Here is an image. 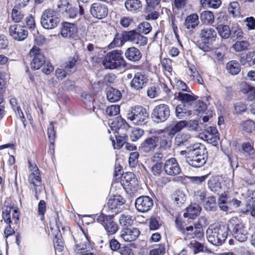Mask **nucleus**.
Listing matches in <instances>:
<instances>
[{
	"label": "nucleus",
	"instance_id": "16",
	"mask_svg": "<svg viewBox=\"0 0 255 255\" xmlns=\"http://www.w3.org/2000/svg\"><path fill=\"white\" fill-rule=\"evenodd\" d=\"M163 169L166 174L176 176L181 172L180 166L175 158H170L165 161Z\"/></svg>",
	"mask_w": 255,
	"mask_h": 255
},
{
	"label": "nucleus",
	"instance_id": "53",
	"mask_svg": "<svg viewBox=\"0 0 255 255\" xmlns=\"http://www.w3.org/2000/svg\"><path fill=\"white\" fill-rule=\"evenodd\" d=\"M247 109L246 104L242 102H239L235 104L234 113L236 114H241L245 112Z\"/></svg>",
	"mask_w": 255,
	"mask_h": 255
},
{
	"label": "nucleus",
	"instance_id": "56",
	"mask_svg": "<svg viewBox=\"0 0 255 255\" xmlns=\"http://www.w3.org/2000/svg\"><path fill=\"white\" fill-rule=\"evenodd\" d=\"M11 210V207H6L2 211V218L4 222L8 224H10L11 223L10 219Z\"/></svg>",
	"mask_w": 255,
	"mask_h": 255
},
{
	"label": "nucleus",
	"instance_id": "14",
	"mask_svg": "<svg viewBox=\"0 0 255 255\" xmlns=\"http://www.w3.org/2000/svg\"><path fill=\"white\" fill-rule=\"evenodd\" d=\"M153 205L152 199L147 196L138 197L135 202V207L140 212L144 213L150 210Z\"/></svg>",
	"mask_w": 255,
	"mask_h": 255
},
{
	"label": "nucleus",
	"instance_id": "30",
	"mask_svg": "<svg viewBox=\"0 0 255 255\" xmlns=\"http://www.w3.org/2000/svg\"><path fill=\"white\" fill-rule=\"evenodd\" d=\"M10 104L13 110L15 112L16 116L20 119V121L23 123H24L25 121V118L17 99L13 97H11L10 99Z\"/></svg>",
	"mask_w": 255,
	"mask_h": 255
},
{
	"label": "nucleus",
	"instance_id": "47",
	"mask_svg": "<svg viewBox=\"0 0 255 255\" xmlns=\"http://www.w3.org/2000/svg\"><path fill=\"white\" fill-rule=\"evenodd\" d=\"M120 107L119 105H111L107 107L106 109V114L111 117L115 116L120 113Z\"/></svg>",
	"mask_w": 255,
	"mask_h": 255
},
{
	"label": "nucleus",
	"instance_id": "19",
	"mask_svg": "<svg viewBox=\"0 0 255 255\" xmlns=\"http://www.w3.org/2000/svg\"><path fill=\"white\" fill-rule=\"evenodd\" d=\"M140 234L139 230L136 228H125L121 232V237L126 242L135 240Z\"/></svg>",
	"mask_w": 255,
	"mask_h": 255
},
{
	"label": "nucleus",
	"instance_id": "17",
	"mask_svg": "<svg viewBox=\"0 0 255 255\" xmlns=\"http://www.w3.org/2000/svg\"><path fill=\"white\" fill-rule=\"evenodd\" d=\"M124 204V201L121 196H115L109 199L107 203V210L112 215L117 214L121 211V207Z\"/></svg>",
	"mask_w": 255,
	"mask_h": 255
},
{
	"label": "nucleus",
	"instance_id": "10",
	"mask_svg": "<svg viewBox=\"0 0 255 255\" xmlns=\"http://www.w3.org/2000/svg\"><path fill=\"white\" fill-rule=\"evenodd\" d=\"M29 55L33 57L31 62V67L32 69L38 70L45 63V57L40 51V49L38 47H33L29 52Z\"/></svg>",
	"mask_w": 255,
	"mask_h": 255
},
{
	"label": "nucleus",
	"instance_id": "33",
	"mask_svg": "<svg viewBox=\"0 0 255 255\" xmlns=\"http://www.w3.org/2000/svg\"><path fill=\"white\" fill-rule=\"evenodd\" d=\"M186 106L185 105H179L176 107V116L179 119L188 117L192 114L191 110H187L185 108Z\"/></svg>",
	"mask_w": 255,
	"mask_h": 255
},
{
	"label": "nucleus",
	"instance_id": "12",
	"mask_svg": "<svg viewBox=\"0 0 255 255\" xmlns=\"http://www.w3.org/2000/svg\"><path fill=\"white\" fill-rule=\"evenodd\" d=\"M148 81V77L143 72L134 73L130 85L135 90H140L144 87Z\"/></svg>",
	"mask_w": 255,
	"mask_h": 255
},
{
	"label": "nucleus",
	"instance_id": "54",
	"mask_svg": "<svg viewBox=\"0 0 255 255\" xmlns=\"http://www.w3.org/2000/svg\"><path fill=\"white\" fill-rule=\"evenodd\" d=\"M180 231L182 232V233L184 235L186 234V237L185 238V240H186L187 238L190 239L194 238V236L193 235L194 231V227L192 226L187 227L185 229H182V228H181Z\"/></svg>",
	"mask_w": 255,
	"mask_h": 255
},
{
	"label": "nucleus",
	"instance_id": "25",
	"mask_svg": "<svg viewBox=\"0 0 255 255\" xmlns=\"http://www.w3.org/2000/svg\"><path fill=\"white\" fill-rule=\"evenodd\" d=\"M216 35V32L213 28H204L200 32V36L206 43H211L214 41Z\"/></svg>",
	"mask_w": 255,
	"mask_h": 255
},
{
	"label": "nucleus",
	"instance_id": "57",
	"mask_svg": "<svg viewBox=\"0 0 255 255\" xmlns=\"http://www.w3.org/2000/svg\"><path fill=\"white\" fill-rule=\"evenodd\" d=\"M243 32L242 29L237 25L233 27L231 30V35L233 37L242 38L243 37Z\"/></svg>",
	"mask_w": 255,
	"mask_h": 255
},
{
	"label": "nucleus",
	"instance_id": "52",
	"mask_svg": "<svg viewBox=\"0 0 255 255\" xmlns=\"http://www.w3.org/2000/svg\"><path fill=\"white\" fill-rule=\"evenodd\" d=\"M54 122H51L47 129L48 138L51 143H53L56 137V131L54 130Z\"/></svg>",
	"mask_w": 255,
	"mask_h": 255
},
{
	"label": "nucleus",
	"instance_id": "3",
	"mask_svg": "<svg viewBox=\"0 0 255 255\" xmlns=\"http://www.w3.org/2000/svg\"><path fill=\"white\" fill-rule=\"evenodd\" d=\"M229 230L232 231L234 238L240 242L246 241L248 238V228L241 220L237 217L232 218L228 225Z\"/></svg>",
	"mask_w": 255,
	"mask_h": 255
},
{
	"label": "nucleus",
	"instance_id": "55",
	"mask_svg": "<svg viewBox=\"0 0 255 255\" xmlns=\"http://www.w3.org/2000/svg\"><path fill=\"white\" fill-rule=\"evenodd\" d=\"M77 62V58L75 57H71L68 61H66L63 64L62 67L64 68L66 70L68 71L73 69Z\"/></svg>",
	"mask_w": 255,
	"mask_h": 255
},
{
	"label": "nucleus",
	"instance_id": "35",
	"mask_svg": "<svg viewBox=\"0 0 255 255\" xmlns=\"http://www.w3.org/2000/svg\"><path fill=\"white\" fill-rule=\"evenodd\" d=\"M242 92L247 95L248 99L249 100H253L255 98V87L244 83L242 84Z\"/></svg>",
	"mask_w": 255,
	"mask_h": 255
},
{
	"label": "nucleus",
	"instance_id": "13",
	"mask_svg": "<svg viewBox=\"0 0 255 255\" xmlns=\"http://www.w3.org/2000/svg\"><path fill=\"white\" fill-rule=\"evenodd\" d=\"M9 32L13 39L19 41L24 40L28 35L25 27L17 24L10 25Z\"/></svg>",
	"mask_w": 255,
	"mask_h": 255
},
{
	"label": "nucleus",
	"instance_id": "62",
	"mask_svg": "<svg viewBox=\"0 0 255 255\" xmlns=\"http://www.w3.org/2000/svg\"><path fill=\"white\" fill-rule=\"evenodd\" d=\"M163 68L169 73L172 71V61L169 58H164L161 60Z\"/></svg>",
	"mask_w": 255,
	"mask_h": 255
},
{
	"label": "nucleus",
	"instance_id": "20",
	"mask_svg": "<svg viewBox=\"0 0 255 255\" xmlns=\"http://www.w3.org/2000/svg\"><path fill=\"white\" fill-rule=\"evenodd\" d=\"M77 30V26L74 23L65 22L61 27V34L64 38H74L76 36Z\"/></svg>",
	"mask_w": 255,
	"mask_h": 255
},
{
	"label": "nucleus",
	"instance_id": "1",
	"mask_svg": "<svg viewBox=\"0 0 255 255\" xmlns=\"http://www.w3.org/2000/svg\"><path fill=\"white\" fill-rule=\"evenodd\" d=\"M208 159V152L205 145L196 143L188 146V156L186 161L189 165L199 168L203 166Z\"/></svg>",
	"mask_w": 255,
	"mask_h": 255
},
{
	"label": "nucleus",
	"instance_id": "9",
	"mask_svg": "<svg viewBox=\"0 0 255 255\" xmlns=\"http://www.w3.org/2000/svg\"><path fill=\"white\" fill-rule=\"evenodd\" d=\"M169 116L170 110L168 106L166 104H160L153 109L151 117L155 122L159 123L166 121Z\"/></svg>",
	"mask_w": 255,
	"mask_h": 255
},
{
	"label": "nucleus",
	"instance_id": "27",
	"mask_svg": "<svg viewBox=\"0 0 255 255\" xmlns=\"http://www.w3.org/2000/svg\"><path fill=\"white\" fill-rule=\"evenodd\" d=\"M240 62L243 65L247 64L255 67V51H250L240 56Z\"/></svg>",
	"mask_w": 255,
	"mask_h": 255
},
{
	"label": "nucleus",
	"instance_id": "58",
	"mask_svg": "<svg viewBox=\"0 0 255 255\" xmlns=\"http://www.w3.org/2000/svg\"><path fill=\"white\" fill-rule=\"evenodd\" d=\"M165 253V246L164 245L160 244L157 247L151 250L149 255H161Z\"/></svg>",
	"mask_w": 255,
	"mask_h": 255
},
{
	"label": "nucleus",
	"instance_id": "63",
	"mask_svg": "<svg viewBox=\"0 0 255 255\" xmlns=\"http://www.w3.org/2000/svg\"><path fill=\"white\" fill-rule=\"evenodd\" d=\"M117 140V144L115 145L116 143L114 139H112V144L114 146L115 149H120L121 148L124 144L125 143L126 139L123 136H116Z\"/></svg>",
	"mask_w": 255,
	"mask_h": 255
},
{
	"label": "nucleus",
	"instance_id": "59",
	"mask_svg": "<svg viewBox=\"0 0 255 255\" xmlns=\"http://www.w3.org/2000/svg\"><path fill=\"white\" fill-rule=\"evenodd\" d=\"M147 38L138 32L133 44L139 46H144L147 44Z\"/></svg>",
	"mask_w": 255,
	"mask_h": 255
},
{
	"label": "nucleus",
	"instance_id": "18",
	"mask_svg": "<svg viewBox=\"0 0 255 255\" xmlns=\"http://www.w3.org/2000/svg\"><path fill=\"white\" fill-rule=\"evenodd\" d=\"M122 185L125 189L131 192L136 191L137 180L132 172L126 173L123 176Z\"/></svg>",
	"mask_w": 255,
	"mask_h": 255
},
{
	"label": "nucleus",
	"instance_id": "32",
	"mask_svg": "<svg viewBox=\"0 0 255 255\" xmlns=\"http://www.w3.org/2000/svg\"><path fill=\"white\" fill-rule=\"evenodd\" d=\"M122 97V94L120 91L117 89L111 88H109L107 92V98L108 100L114 103L119 101Z\"/></svg>",
	"mask_w": 255,
	"mask_h": 255
},
{
	"label": "nucleus",
	"instance_id": "64",
	"mask_svg": "<svg viewBox=\"0 0 255 255\" xmlns=\"http://www.w3.org/2000/svg\"><path fill=\"white\" fill-rule=\"evenodd\" d=\"M240 5L238 2L233 1L231 2L229 7V10L232 14L237 15L239 13Z\"/></svg>",
	"mask_w": 255,
	"mask_h": 255
},
{
	"label": "nucleus",
	"instance_id": "38",
	"mask_svg": "<svg viewBox=\"0 0 255 255\" xmlns=\"http://www.w3.org/2000/svg\"><path fill=\"white\" fill-rule=\"evenodd\" d=\"M138 33L135 30L124 31L122 34V41L123 42L130 41L134 43Z\"/></svg>",
	"mask_w": 255,
	"mask_h": 255
},
{
	"label": "nucleus",
	"instance_id": "24",
	"mask_svg": "<svg viewBox=\"0 0 255 255\" xmlns=\"http://www.w3.org/2000/svg\"><path fill=\"white\" fill-rule=\"evenodd\" d=\"M200 23L199 16L196 13H192L188 15L184 21V25L189 31H192Z\"/></svg>",
	"mask_w": 255,
	"mask_h": 255
},
{
	"label": "nucleus",
	"instance_id": "48",
	"mask_svg": "<svg viewBox=\"0 0 255 255\" xmlns=\"http://www.w3.org/2000/svg\"><path fill=\"white\" fill-rule=\"evenodd\" d=\"M146 10L150 11L153 9H156L160 6V0H146Z\"/></svg>",
	"mask_w": 255,
	"mask_h": 255
},
{
	"label": "nucleus",
	"instance_id": "5",
	"mask_svg": "<svg viewBox=\"0 0 255 255\" xmlns=\"http://www.w3.org/2000/svg\"><path fill=\"white\" fill-rule=\"evenodd\" d=\"M57 12L48 8L43 11L40 17L41 26L46 29H52L56 27L60 22Z\"/></svg>",
	"mask_w": 255,
	"mask_h": 255
},
{
	"label": "nucleus",
	"instance_id": "6",
	"mask_svg": "<svg viewBox=\"0 0 255 255\" xmlns=\"http://www.w3.org/2000/svg\"><path fill=\"white\" fill-rule=\"evenodd\" d=\"M148 118L146 110L142 106L131 107L127 113V118L136 125H142Z\"/></svg>",
	"mask_w": 255,
	"mask_h": 255
},
{
	"label": "nucleus",
	"instance_id": "43",
	"mask_svg": "<svg viewBox=\"0 0 255 255\" xmlns=\"http://www.w3.org/2000/svg\"><path fill=\"white\" fill-rule=\"evenodd\" d=\"M250 46L247 41L242 40L236 42L232 46L233 49L237 52L248 49Z\"/></svg>",
	"mask_w": 255,
	"mask_h": 255
},
{
	"label": "nucleus",
	"instance_id": "36",
	"mask_svg": "<svg viewBox=\"0 0 255 255\" xmlns=\"http://www.w3.org/2000/svg\"><path fill=\"white\" fill-rule=\"evenodd\" d=\"M204 207L208 211H215L217 209L216 198L213 196L206 198L204 203Z\"/></svg>",
	"mask_w": 255,
	"mask_h": 255
},
{
	"label": "nucleus",
	"instance_id": "2",
	"mask_svg": "<svg viewBox=\"0 0 255 255\" xmlns=\"http://www.w3.org/2000/svg\"><path fill=\"white\" fill-rule=\"evenodd\" d=\"M229 228L224 225H211L206 231V238L211 244L220 246L226 241L228 235Z\"/></svg>",
	"mask_w": 255,
	"mask_h": 255
},
{
	"label": "nucleus",
	"instance_id": "34",
	"mask_svg": "<svg viewBox=\"0 0 255 255\" xmlns=\"http://www.w3.org/2000/svg\"><path fill=\"white\" fill-rule=\"evenodd\" d=\"M125 5L129 11H134L142 7V4L139 0H127L125 2Z\"/></svg>",
	"mask_w": 255,
	"mask_h": 255
},
{
	"label": "nucleus",
	"instance_id": "31",
	"mask_svg": "<svg viewBox=\"0 0 255 255\" xmlns=\"http://www.w3.org/2000/svg\"><path fill=\"white\" fill-rule=\"evenodd\" d=\"M192 136L187 132H181L178 133L175 138V143L178 145H183L189 142Z\"/></svg>",
	"mask_w": 255,
	"mask_h": 255
},
{
	"label": "nucleus",
	"instance_id": "29",
	"mask_svg": "<svg viewBox=\"0 0 255 255\" xmlns=\"http://www.w3.org/2000/svg\"><path fill=\"white\" fill-rule=\"evenodd\" d=\"M125 54L128 59L132 61H138L141 57L140 52L134 47H131L127 49Z\"/></svg>",
	"mask_w": 255,
	"mask_h": 255
},
{
	"label": "nucleus",
	"instance_id": "44",
	"mask_svg": "<svg viewBox=\"0 0 255 255\" xmlns=\"http://www.w3.org/2000/svg\"><path fill=\"white\" fill-rule=\"evenodd\" d=\"M24 14L22 11L14 7L12 10L11 18L15 22H19L24 18Z\"/></svg>",
	"mask_w": 255,
	"mask_h": 255
},
{
	"label": "nucleus",
	"instance_id": "37",
	"mask_svg": "<svg viewBox=\"0 0 255 255\" xmlns=\"http://www.w3.org/2000/svg\"><path fill=\"white\" fill-rule=\"evenodd\" d=\"M226 68L228 72L232 75H237L241 71L240 64L236 60L229 61L227 64Z\"/></svg>",
	"mask_w": 255,
	"mask_h": 255
},
{
	"label": "nucleus",
	"instance_id": "28",
	"mask_svg": "<svg viewBox=\"0 0 255 255\" xmlns=\"http://www.w3.org/2000/svg\"><path fill=\"white\" fill-rule=\"evenodd\" d=\"M201 211V208L197 204H192L187 207L186 212L184 214L185 217L193 219L197 216Z\"/></svg>",
	"mask_w": 255,
	"mask_h": 255
},
{
	"label": "nucleus",
	"instance_id": "51",
	"mask_svg": "<svg viewBox=\"0 0 255 255\" xmlns=\"http://www.w3.org/2000/svg\"><path fill=\"white\" fill-rule=\"evenodd\" d=\"M174 201L177 205H181L186 201V197L184 193L181 191H177L174 195Z\"/></svg>",
	"mask_w": 255,
	"mask_h": 255
},
{
	"label": "nucleus",
	"instance_id": "42",
	"mask_svg": "<svg viewBox=\"0 0 255 255\" xmlns=\"http://www.w3.org/2000/svg\"><path fill=\"white\" fill-rule=\"evenodd\" d=\"M216 29L219 34L223 38L227 39L231 35V30L226 25L220 24L218 25Z\"/></svg>",
	"mask_w": 255,
	"mask_h": 255
},
{
	"label": "nucleus",
	"instance_id": "46",
	"mask_svg": "<svg viewBox=\"0 0 255 255\" xmlns=\"http://www.w3.org/2000/svg\"><path fill=\"white\" fill-rule=\"evenodd\" d=\"M138 27L139 28V32L144 34H147L152 29V27L150 24L146 21L143 22L139 24Z\"/></svg>",
	"mask_w": 255,
	"mask_h": 255
},
{
	"label": "nucleus",
	"instance_id": "26",
	"mask_svg": "<svg viewBox=\"0 0 255 255\" xmlns=\"http://www.w3.org/2000/svg\"><path fill=\"white\" fill-rule=\"evenodd\" d=\"M208 187L213 192L219 194L223 191L221 183L217 177H213L208 180Z\"/></svg>",
	"mask_w": 255,
	"mask_h": 255
},
{
	"label": "nucleus",
	"instance_id": "23",
	"mask_svg": "<svg viewBox=\"0 0 255 255\" xmlns=\"http://www.w3.org/2000/svg\"><path fill=\"white\" fill-rule=\"evenodd\" d=\"M81 241L75 245V251L77 253H82L87 251L90 248V238L84 231L81 234Z\"/></svg>",
	"mask_w": 255,
	"mask_h": 255
},
{
	"label": "nucleus",
	"instance_id": "4",
	"mask_svg": "<svg viewBox=\"0 0 255 255\" xmlns=\"http://www.w3.org/2000/svg\"><path fill=\"white\" fill-rule=\"evenodd\" d=\"M121 51L113 50L109 52L103 59L102 63L105 68L114 69L125 65Z\"/></svg>",
	"mask_w": 255,
	"mask_h": 255
},
{
	"label": "nucleus",
	"instance_id": "8",
	"mask_svg": "<svg viewBox=\"0 0 255 255\" xmlns=\"http://www.w3.org/2000/svg\"><path fill=\"white\" fill-rule=\"evenodd\" d=\"M114 215L107 216L103 214L97 216V221L101 224L110 235L115 234L118 230V225L113 220Z\"/></svg>",
	"mask_w": 255,
	"mask_h": 255
},
{
	"label": "nucleus",
	"instance_id": "11",
	"mask_svg": "<svg viewBox=\"0 0 255 255\" xmlns=\"http://www.w3.org/2000/svg\"><path fill=\"white\" fill-rule=\"evenodd\" d=\"M92 15L96 18L102 19L105 18L108 14V8L106 4L99 2L93 3L90 8Z\"/></svg>",
	"mask_w": 255,
	"mask_h": 255
},
{
	"label": "nucleus",
	"instance_id": "45",
	"mask_svg": "<svg viewBox=\"0 0 255 255\" xmlns=\"http://www.w3.org/2000/svg\"><path fill=\"white\" fill-rule=\"evenodd\" d=\"M144 134L143 129L138 128H134L130 135V138L132 141H136Z\"/></svg>",
	"mask_w": 255,
	"mask_h": 255
},
{
	"label": "nucleus",
	"instance_id": "7",
	"mask_svg": "<svg viewBox=\"0 0 255 255\" xmlns=\"http://www.w3.org/2000/svg\"><path fill=\"white\" fill-rule=\"evenodd\" d=\"M29 188L34 194L36 200L39 199V195L43 191L41 178L39 172H31L28 176Z\"/></svg>",
	"mask_w": 255,
	"mask_h": 255
},
{
	"label": "nucleus",
	"instance_id": "61",
	"mask_svg": "<svg viewBox=\"0 0 255 255\" xmlns=\"http://www.w3.org/2000/svg\"><path fill=\"white\" fill-rule=\"evenodd\" d=\"M46 210V203L44 200H40L38 205V211L41 215V220H43L44 218V214Z\"/></svg>",
	"mask_w": 255,
	"mask_h": 255
},
{
	"label": "nucleus",
	"instance_id": "49",
	"mask_svg": "<svg viewBox=\"0 0 255 255\" xmlns=\"http://www.w3.org/2000/svg\"><path fill=\"white\" fill-rule=\"evenodd\" d=\"M139 153L137 151L132 152L129 154L128 163L131 167H134L138 163Z\"/></svg>",
	"mask_w": 255,
	"mask_h": 255
},
{
	"label": "nucleus",
	"instance_id": "21",
	"mask_svg": "<svg viewBox=\"0 0 255 255\" xmlns=\"http://www.w3.org/2000/svg\"><path fill=\"white\" fill-rule=\"evenodd\" d=\"M197 97L194 95L191 91L188 93L183 92L176 93L175 99L180 101L184 105L192 106L195 102Z\"/></svg>",
	"mask_w": 255,
	"mask_h": 255
},
{
	"label": "nucleus",
	"instance_id": "39",
	"mask_svg": "<svg viewBox=\"0 0 255 255\" xmlns=\"http://www.w3.org/2000/svg\"><path fill=\"white\" fill-rule=\"evenodd\" d=\"M134 218L128 214H123L119 218V223L122 226H131L134 222Z\"/></svg>",
	"mask_w": 255,
	"mask_h": 255
},
{
	"label": "nucleus",
	"instance_id": "15",
	"mask_svg": "<svg viewBox=\"0 0 255 255\" xmlns=\"http://www.w3.org/2000/svg\"><path fill=\"white\" fill-rule=\"evenodd\" d=\"M162 137H157L156 135L146 138L140 144L139 148L140 150L145 153H151L157 146L159 139Z\"/></svg>",
	"mask_w": 255,
	"mask_h": 255
},
{
	"label": "nucleus",
	"instance_id": "41",
	"mask_svg": "<svg viewBox=\"0 0 255 255\" xmlns=\"http://www.w3.org/2000/svg\"><path fill=\"white\" fill-rule=\"evenodd\" d=\"M184 121H180L177 122L170 128L168 132L169 136L173 137L177 132L180 131L185 127Z\"/></svg>",
	"mask_w": 255,
	"mask_h": 255
},
{
	"label": "nucleus",
	"instance_id": "40",
	"mask_svg": "<svg viewBox=\"0 0 255 255\" xmlns=\"http://www.w3.org/2000/svg\"><path fill=\"white\" fill-rule=\"evenodd\" d=\"M201 21L206 24H212L214 21V16L212 12L208 10H205L200 14Z\"/></svg>",
	"mask_w": 255,
	"mask_h": 255
},
{
	"label": "nucleus",
	"instance_id": "50",
	"mask_svg": "<svg viewBox=\"0 0 255 255\" xmlns=\"http://www.w3.org/2000/svg\"><path fill=\"white\" fill-rule=\"evenodd\" d=\"M243 129L247 132H252L255 129V125L254 122L250 120L243 122Z\"/></svg>",
	"mask_w": 255,
	"mask_h": 255
},
{
	"label": "nucleus",
	"instance_id": "60",
	"mask_svg": "<svg viewBox=\"0 0 255 255\" xmlns=\"http://www.w3.org/2000/svg\"><path fill=\"white\" fill-rule=\"evenodd\" d=\"M170 181V178L166 175L159 176L155 182L157 186L163 187Z\"/></svg>",
	"mask_w": 255,
	"mask_h": 255
},
{
	"label": "nucleus",
	"instance_id": "22",
	"mask_svg": "<svg viewBox=\"0 0 255 255\" xmlns=\"http://www.w3.org/2000/svg\"><path fill=\"white\" fill-rule=\"evenodd\" d=\"M203 139L213 145H216L219 140L218 132L217 128L214 127L208 128L204 134Z\"/></svg>",
	"mask_w": 255,
	"mask_h": 255
}]
</instances>
